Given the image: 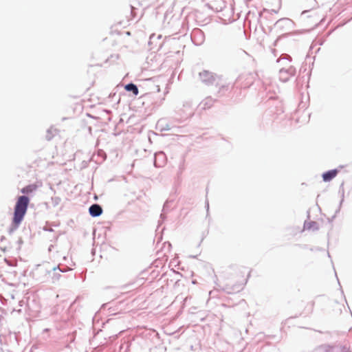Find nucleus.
<instances>
[{
  "label": "nucleus",
  "instance_id": "1",
  "mask_svg": "<svg viewBox=\"0 0 352 352\" xmlns=\"http://www.w3.org/2000/svg\"><path fill=\"white\" fill-rule=\"evenodd\" d=\"M30 203L28 197L22 195L19 196L16 201L13 218L12 221V228L16 230L18 228L27 212L28 207Z\"/></svg>",
  "mask_w": 352,
  "mask_h": 352
},
{
  "label": "nucleus",
  "instance_id": "2",
  "mask_svg": "<svg viewBox=\"0 0 352 352\" xmlns=\"http://www.w3.org/2000/svg\"><path fill=\"white\" fill-rule=\"evenodd\" d=\"M338 173V171L336 169L329 170L322 174V179L324 182H330L331 179L336 177Z\"/></svg>",
  "mask_w": 352,
  "mask_h": 352
},
{
  "label": "nucleus",
  "instance_id": "3",
  "mask_svg": "<svg viewBox=\"0 0 352 352\" xmlns=\"http://www.w3.org/2000/svg\"><path fill=\"white\" fill-rule=\"evenodd\" d=\"M102 212V208L98 204H94L89 208V213L92 217L100 216Z\"/></svg>",
  "mask_w": 352,
  "mask_h": 352
},
{
  "label": "nucleus",
  "instance_id": "4",
  "mask_svg": "<svg viewBox=\"0 0 352 352\" xmlns=\"http://www.w3.org/2000/svg\"><path fill=\"white\" fill-rule=\"evenodd\" d=\"M38 188V186L35 184H30V185H28L25 187H23L21 190V192L23 193V194H30L32 192H33L34 191L36 190V189Z\"/></svg>",
  "mask_w": 352,
  "mask_h": 352
},
{
  "label": "nucleus",
  "instance_id": "5",
  "mask_svg": "<svg viewBox=\"0 0 352 352\" xmlns=\"http://www.w3.org/2000/svg\"><path fill=\"white\" fill-rule=\"evenodd\" d=\"M200 76L203 80L206 82H210L214 80L212 74L207 71H204L203 72L200 73Z\"/></svg>",
  "mask_w": 352,
  "mask_h": 352
},
{
  "label": "nucleus",
  "instance_id": "6",
  "mask_svg": "<svg viewBox=\"0 0 352 352\" xmlns=\"http://www.w3.org/2000/svg\"><path fill=\"white\" fill-rule=\"evenodd\" d=\"M124 89L128 91H132L135 96H137L139 94L137 86L133 83L126 85Z\"/></svg>",
  "mask_w": 352,
  "mask_h": 352
},
{
  "label": "nucleus",
  "instance_id": "7",
  "mask_svg": "<svg viewBox=\"0 0 352 352\" xmlns=\"http://www.w3.org/2000/svg\"><path fill=\"white\" fill-rule=\"evenodd\" d=\"M246 282H247L246 278H244L243 282H242V285H245L246 283Z\"/></svg>",
  "mask_w": 352,
  "mask_h": 352
}]
</instances>
